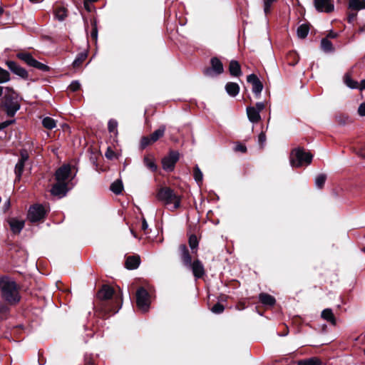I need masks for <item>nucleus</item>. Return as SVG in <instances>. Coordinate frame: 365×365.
I'll use <instances>...</instances> for the list:
<instances>
[{
  "label": "nucleus",
  "instance_id": "37",
  "mask_svg": "<svg viewBox=\"0 0 365 365\" xmlns=\"http://www.w3.org/2000/svg\"><path fill=\"white\" fill-rule=\"evenodd\" d=\"M87 54L86 53H80L77 55L76 58L73 62V66L78 68L86 60Z\"/></svg>",
  "mask_w": 365,
  "mask_h": 365
},
{
  "label": "nucleus",
  "instance_id": "7",
  "mask_svg": "<svg viewBox=\"0 0 365 365\" xmlns=\"http://www.w3.org/2000/svg\"><path fill=\"white\" fill-rule=\"evenodd\" d=\"M180 154L178 151L172 150L168 155L162 160L163 168L166 171H172L175 168V163L178 161Z\"/></svg>",
  "mask_w": 365,
  "mask_h": 365
},
{
  "label": "nucleus",
  "instance_id": "13",
  "mask_svg": "<svg viewBox=\"0 0 365 365\" xmlns=\"http://www.w3.org/2000/svg\"><path fill=\"white\" fill-rule=\"evenodd\" d=\"M212 68H207L205 71L206 76H211L212 72L216 74H220L223 72V66L222 62L217 58H212L211 59Z\"/></svg>",
  "mask_w": 365,
  "mask_h": 365
},
{
  "label": "nucleus",
  "instance_id": "23",
  "mask_svg": "<svg viewBox=\"0 0 365 365\" xmlns=\"http://www.w3.org/2000/svg\"><path fill=\"white\" fill-rule=\"evenodd\" d=\"M349 9L356 11L364 9L365 0H349Z\"/></svg>",
  "mask_w": 365,
  "mask_h": 365
},
{
  "label": "nucleus",
  "instance_id": "27",
  "mask_svg": "<svg viewBox=\"0 0 365 365\" xmlns=\"http://www.w3.org/2000/svg\"><path fill=\"white\" fill-rule=\"evenodd\" d=\"M344 82L347 87H349L351 89L359 88L358 82L351 79V78L349 73H346L344 75Z\"/></svg>",
  "mask_w": 365,
  "mask_h": 365
},
{
  "label": "nucleus",
  "instance_id": "1",
  "mask_svg": "<svg viewBox=\"0 0 365 365\" xmlns=\"http://www.w3.org/2000/svg\"><path fill=\"white\" fill-rule=\"evenodd\" d=\"M0 292L1 298L11 305L17 304L21 299L17 284L9 276L0 275Z\"/></svg>",
  "mask_w": 365,
  "mask_h": 365
},
{
  "label": "nucleus",
  "instance_id": "20",
  "mask_svg": "<svg viewBox=\"0 0 365 365\" xmlns=\"http://www.w3.org/2000/svg\"><path fill=\"white\" fill-rule=\"evenodd\" d=\"M259 300L264 306H273L276 303V299L272 295L267 293H261L259 295Z\"/></svg>",
  "mask_w": 365,
  "mask_h": 365
},
{
  "label": "nucleus",
  "instance_id": "44",
  "mask_svg": "<svg viewBox=\"0 0 365 365\" xmlns=\"http://www.w3.org/2000/svg\"><path fill=\"white\" fill-rule=\"evenodd\" d=\"M225 307L222 304L217 303L212 307L211 311L215 314H219L222 313Z\"/></svg>",
  "mask_w": 365,
  "mask_h": 365
},
{
  "label": "nucleus",
  "instance_id": "57",
  "mask_svg": "<svg viewBox=\"0 0 365 365\" xmlns=\"http://www.w3.org/2000/svg\"><path fill=\"white\" fill-rule=\"evenodd\" d=\"M356 17V13H354V14H350L349 15V17H348V21L349 23H351L352 21Z\"/></svg>",
  "mask_w": 365,
  "mask_h": 365
},
{
  "label": "nucleus",
  "instance_id": "9",
  "mask_svg": "<svg viewBox=\"0 0 365 365\" xmlns=\"http://www.w3.org/2000/svg\"><path fill=\"white\" fill-rule=\"evenodd\" d=\"M29 153L26 149H21L20 151V158L15 166V175L18 180H20L23 173L26 162L29 160Z\"/></svg>",
  "mask_w": 365,
  "mask_h": 365
},
{
  "label": "nucleus",
  "instance_id": "38",
  "mask_svg": "<svg viewBox=\"0 0 365 365\" xmlns=\"http://www.w3.org/2000/svg\"><path fill=\"white\" fill-rule=\"evenodd\" d=\"M297 365H321V361L317 358H310L299 361Z\"/></svg>",
  "mask_w": 365,
  "mask_h": 365
},
{
  "label": "nucleus",
  "instance_id": "19",
  "mask_svg": "<svg viewBox=\"0 0 365 365\" xmlns=\"http://www.w3.org/2000/svg\"><path fill=\"white\" fill-rule=\"evenodd\" d=\"M247 114L248 119L252 123H257L260 120L261 116L258 110L253 106L247 108Z\"/></svg>",
  "mask_w": 365,
  "mask_h": 365
},
{
  "label": "nucleus",
  "instance_id": "29",
  "mask_svg": "<svg viewBox=\"0 0 365 365\" xmlns=\"http://www.w3.org/2000/svg\"><path fill=\"white\" fill-rule=\"evenodd\" d=\"M327 180V175L324 173H320L317 175L314 179V185L315 186L319 188L322 189Z\"/></svg>",
  "mask_w": 365,
  "mask_h": 365
},
{
  "label": "nucleus",
  "instance_id": "47",
  "mask_svg": "<svg viewBox=\"0 0 365 365\" xmlns=\"http://www.w3.org/2000/svg\"><path fill=\"white\" fill-rule=\"evenodd\" d=\"M80 88H81V83L78 81H72L68 86V88L71 91H73V92L77 91L78 90L80 89Z\"/></svg>",
  "mask_w": 365,
  "mask_h": 365
},
{
  "label": "nucleus",
  "instance_id": "30",
  "mask_svg": "<svg viewBox=\"0 0 365 365\" xmlns=\"http://www.w3.org/2000/svg\"><path fill=\"white\" fill-rule=\"evenodd\" d=\"M123 189V183L120 180L114 181L110 185V190L116 195L121 193Z\"/></svg>",
  "mask_w": 365,
  "mask_h": 365
},
{
  "label": "nucleus",
  "instance_id": "53",
  "mask_svg": "<svg viewBox=\"0 0 365 365\" xmlns=\"http://www.w3.org/2000/svg\"><path fill=\"white\" fill-rule=\"evenodd\" d=\"M265 106L264 103L262 102H258L255 105V108L258 110L259 113L262 111L264 108Z\"/></svg>",
  "mask_w": 365,
  "mask_h": 365
},
{
  "label": "nucleus",
  "instance_id": "16",
  "mask_svg": "<svg viewBox=\"0 0 365 365\" xmlns=\"http://www.w3.org/2000/svg\"><path fill=\"white\" fill-rule=\"evenodd\" d=\"M179 251L183 265L187 268L189 266H191V264L192 263V259L186 245H180L179 247Z\"/></svg>",
  "mask_w": 365,
  "mask_h": 365
},
{
  "label": "nucleus",
  "instance_id": "63",
  "mask_svg": "<svg viewBox=\"0 0 365 365\" xmlns=\"http://www.w3.org/2000/svg\"><path fill=\"white\" fill-rule=\"evenodd\" d=\"M89 2L92 3V2H96L98 0H88Z\"/></svg>",
  "mask_w": 365,
  "mask_h": 365
},
{
  "label": "nucleus",
  "instance_id": "45",
  "mask_svg": "<svg viewBox=\"0 0 365 365\" xmlns=\"http://www.w3.org/2000/svg\"><path fill=\"white\" fill-rule=\"evenodd\" d=\"M153 143V141L151 140L150 136H144L142 138L140 141V147L141 148L144 149L148 145Z\"/></svg>",
  "mask_w": 365,
  "mask_h": 365
},
{
  "label": "nucleus",
  "instance_id": "15",
  "mask_svg": "<svg viewBox=\"0 0 365 365\" xmlns=\"http://www.w3.org/2000/svg\"><path fill=\"white\" fill-rule=\"evenodd\" d=\"M6 65L8 68L10 69V71L16 75L23 78H26L28 77L27 71L24 68L19 66L16 62L13 61H6Z\"/></svg>",
  "mask_w": 365,
  "mask_h": 365
},
{
  "label": "nucleus",
  "instance_id": "56",
  "mask_svg": "<svg viewBox=\"0 0 365 365\" xmlns=\"http://www.w3.org/2000/svg\"><path fill=\"white\" fill-rule=\"evenodd\" d=\"M148 228V225L145 218L143 219L141 229L145 231Z\"/></svg>",
  "mask_w": 365,
  "mask_h": 365
},
{
  "label": "nucleus",
  "instance_id": "32",
  "mask_svg": "<svg viewBox=\"0 0 365 365\" xmlns=\"http://www.w3.org/2000/svg\"><path fill=\"white\" fill-rule=\"evenodd\" d=\"M165 126H161L158 130H155L150 135L151 140L153 141V143L156 142L160 138L163 136V135L165 133Z\"/></svg>",
  "mask_w": 365,
  "mask_h": 365
},
{
  "label": "nucleus",
  "instance_id": "61",
  "mask_svg": "<svg viewBox=\"0 0 365 365\" xmlns=\"http://www.w3.org/2000/svg\"><path fill=\"white\" fill-rule=\"evenodd\" d=\"M3 93V88L1 86H0V96L2 95Z\"/></svg>",
  "mask_w": 365,
  "mask_h": 365
},
{
  "label": "nucleus",
  "instance_id": "60",
  "mask_svg": "<svg viewBox=\"0 0 365 365\" xmlns=\"http://www.w3.org/2000/svg\"><path fill=\"white\" fill-rule=\"evenodd\" d=\"M32 3H39L41 2L43 0H29Z\"/></svg>",
  "mask_w": 365,
  "mask_h": 365
},
{
  "label": "nucleus",
  "instance_id": "31",
  "mask_svg": "<svg viewBox=\"0 0 365 365\" xmlns=\"http://www.w3.org/2000/svg\"><path fill=\"white\" fill-rule=\"evenodd\" d=\"M42 125L45 128L51 130L56 126V123L52 118L45 117L42 120Z\"/></svg>",
  "mask_w": 365,
  "mask_h": 365
},
{
  "label": "nucleus",
  "instance_id": "6",
  "mask_svg": "<svg viewBox=\"0 0 365 365\" xmlns=\"http://www.w3.org/2000/svg\"><path fill=\"white\" fill-rule=\"evenodd\" d=\"M46 214V210L43 205H34L29 210L28 219L32 222H36L43 219Z\"/></svg>",
  "mask_w": 365,
  "mask_h": 365
},
{
  "label": "nucleus",
  "instance_id": "35",
  "mask_svg": "<svg viewBox=\"0 0 365 365\" xmlns=\"http://www.w3.org/2000/svg\"><path fill=\"white\" fill-rule=\"evenodd\" d=\"M193 176L195 180L198 185L202 183L203 179V174L197 165H196L194 168Z\"/></svg>",
  "mask_w": 365,
  "mask_h": 365
},
{
  "label": "nucleus",
  "instance_id": "41",
  "mask_svg": "<svg viewBox=\"0 0 365 365\" xmlns=\"http://www.w3.org/2000/svg\"><path fill=\"white\" fill-rule=\"evenodd\" d=\"M189 245L192 252L197 248L198 246V240L195 235H192L189 237Z\"/></svg>",
  "mask_w": 365,
  "mask_h": 365
},
{
  "label": "nucleus",
  "instance_id": "14",
  "mask_svg": "<svg viewBox=\"0 0 365 365\" xmlns=\"http://www.w3.org/2000/svg\"><path fill=\"white\" fill-rule=\"evenodd\" d=\"M190 269L195 278L200 279L205 274V269L202 263L199 260L196 259L191 264V266L187 267Z\"/></svg>",
  "mask_w": 365,
  "mask_h": 365
},
{
  "label": "nucleus",
  "instance_id": "64",
  "mask_svg": "<svg viewBox=\"0 0 365 365\" xmlns=\"http://www.w3.org/2000/svg\"><path fill=\"white\" fill-rule=\"evenodd\" d=\"M1 11H2V10L0 9V12H1Z\"/></svg>",
  "mask_w": 365,
  "mask_h": 365
},
{
  "label": "nucleus",
  "instance_id": "46",
  "mask_svg": "<svg viewBox=\"0 0 365 365\" xmlns=\"http://www.w3.org/2000/svg\"><path fill=\"white\" fill-rule=\"evenodd\" d=\"M277 0H264V11L265 14H267L270 11L271 6L273 2Z\"/></svg>",
  "mask_w": 365,
  "mask_h": 365
},
{
  "label": "nucleus",
  "instance_id": "54",
  "mask_svg": "<svg viewBox=\"0 0 365 365\" xmlns=\"http://www.w3.org/2000/svg\"><path fill=\"white\" fill-rule=\"evenodd\" d=\"M235 150L236 151H240L242 153H245V152H246L247 148L245 145L240 144L235 147Z\"/></svg>",
  "mask_w": 365,
  "mask_h": 365
},
{
  "label": "nucleus",
  "instance_id": "49",
  "mask_svg": "<svg viewBox=\"0 0 365 365\" xmlns=\"http://www.w3.org/2000/svg\"><path fill=\"white\" fill-rule=\"evenodd\" d=\"M14 122V120H5L4 122L0 123V130L6 128V127H8L9 125L13 123Z\"/></svg>",
  "mask_w": 365,
  "mask_h": 365
},
{
  "label": "nucleus",
  "instance_id": "62",
  "mask_svg": "<svg viewBox=\"0 0 365 365\" xmlns=\"http://www.w3.org/2000/svg\"><path fill=\"white\" fill-rule=\"evenodd\" d=\"M130 232H131L132 235H133L135 237H136L135 234L133 232V231L132 230H130Z\"/></svg>",
  "mask_w": 365,
  "mask_h": 365
},
{
  "label": "nucleus",
  "instance_id": "3",
  "mask_svg": "<svg viewBox=\"0 0 365 365\" xmlns=\"http://www.w3.org/2000/svg\"><path fill=\"white\" fill-rule=\"evenodd\" d=\"M3 106L9 116H14L21 107L19 95L9 90L4 97Z\"/></svg>",
  "mask_w": 365,
  "mask_h": 365
},
{
  "label": "nucleus",
  "instance_id": "40",
  "mask_svg": "<svg viewBox=\"0 0 365 365\" xmlns=\"http://www.w3.org/2000/svg\"><path fill=\"white\" fill-rule=\"evenodd\" d=\"M10 80L9 73L0 68V83L8 82Z\"/></svg>",
  "mask_w": 365,
  "mask_h": 365
},
{
  "label": "nucleus",
  "instance_id": "26",
  "mask_svg": "<svg viewBox=\"0 0 365 365\" xmlns=\"http://www.w3.org/2000/svg\"><path fill=\"white\" fill-rule=\"evenodd\" d=\"M309 31V27L307 24H302L297 29V34L299 38H304L307 37Z\"/></svg>",
  "mask_w": 365,
  "mask_h": 365
},
{
  "label": "nucleus",
  "instance_id": "18",
  "mask_svg": "<svg viewBox=\"0 0 365 365\" xmlns=\"http://www.w3.org/2000/svg\"><path fill=\"white\" fill-rule=\"evenodd\" d=\"M9 224L10 225L11 231L14 234H19L21 232L22 229L24 227V221L19 220L16 218H11L9 220Z\"/></svg>",
  "mask_w": 365,
  "mask_h": 365
},
{
  "label": "nucleus",
  "instance_id": "22",
  "mask_svg": "<svg viewBox=\"0 0 365 365\" xmlns=\"http://www.w3.org/2000/svg\"><path fill=\"white\" fill-rule=\"evenodd\" d=\"M321 317L323 319L331 323L332 325L336 324V319L331 309H325L322 312Z\"/></svg>",
  "mask_w": 365,
  "mask_h": 365
},
{
  "label": "nucleus",
  "instance_id": "52",
  "mask_svg": "<svg viewBox=\"0 0 365 365\" xmlns=\"http://www.w3.org/2000/svg\"><path fill=\"white\" fill-rule=\"evenodd\" d=\"M258 141H259V143L261 144L262 145H263V144L265 143L266 141V135H265V133L262 132L259 136H258Z\"/></svg>",
  "mask_w": 365,
  "mask_h": 365
},
{
  "label": "nucleus",
  "instance_id": "2",
  "mask_svg": "<svg viewBox=\"0 0 365 365\" xmlns=\"http://www.w3.org/2000/svg\"><path fill=\"white\" fill-rule=\"evenodd\" d=\"M156 198L165 206H168L171 211L177 210L180 206V197L168 187H160L156 193Z\"/></svg>",
  "mask_w": 365,
  "mask_h": 365
},
{
  "label": "nucleus",
  "instance_id": "4",
  "mask_svg": "<svg viewBox=\"0 0 365 365\" xmlns=\"http://www.w3.org/2000/svg\"><path fill=\"white\" fill-rule=\"evenodd\" d=\"M313 155L305 152L300 148L294 149L290 155V164L293 168H299L304 165H307L312 163Z\"/></svg>",
  "mask_w": 365,
  "mask_h": 365
},
{
  "label": "nucleus",
  "instance_id": "59",
  "mask_svg": "<svg viewBox=\"0 0 365 365\" xmlns=\"http://www.w3.org/2000/svg\"><path fill=\"white\" fill-rule=\"evenodd\" d=\"M89 1L88 0H85L84 1V6L85 8L88 10V11H90V9H89Z\"/></svg>",
  "mask_w": 365,
  "mask_h": 365
},
{
  "label": "nucleus",
  "instance_id": "34",
  "mask_svg": "<svg viewBox=\"0 0 365 365\" xmlns=\"http://www.w3.org/2000/svg\"><path fill=\"white\" fill-rule=\"evenodd\" d=\"M321 48L324 52L327 53L334 51L332 43L327 38H323L321 41Z\"/></svg>",
  "mask_w": 365,
  "mask_h": 365
},
{
  "label": "nucleus",
  "instance_id": "39",
  "mask_svg": "<svg viewBox=\"0 0 365 365\" xmlns=\"http://www.w3.org/2000/svg\"><path fill=\"white\" fill-rule=\"evenodd\" d=\"M66 16V11L63 8H59L55 11V16L58 21H63Z\"/></svg>",
  "mask_w": 365,
  "mask_h": 365
},
{
  "label": "nucleus",
  "instance_id": "12",
  "mask_svg": "<svg viewBox=\"0 0 365 365\" xmlns=\"http://www.w3.org/2000/svg\"><path fill=\"white\" fill-rule=\"evenodd\" d=\"M247 81L248 83L252 84V91L253 93L256 96H259L263 89V85L259 78L255 74L252 73L247 76Z\"/></svg>",
  "mask_w": 365,
  "mask_h": 365
},
{
  "label": "nucleus",
  "instance_id": "48",
  "mask_svg": "<svg viewBox=\"0 0 365 365\" xmlns=\"http://www.w3.org/2000/svg\"><path fill=\"white\" fill-rule=\"evenodd\" d=\"M91 38L95 41H97V38H98V29H97L96 23L93 24V29L91 31Z\"/></svg>",
  "mask_w": 365,
  "mask_h": 365
},
{
  "label": "nucleus",
  "instance_id": "50",
  "mask_svg": "<svg viewBox=\"0 0 365 365\" xmlns=\"http://www.w3.org/2000/svg\"><path fill=\"white\" fill-rule=\"evenodd\" d=\"M358 113L360 116H365V103H362L358 108Z\"/></svg>",
  "mask_w": 365,
  "mask_h": 365
},
{
  "label": "nucleus",
  "instance_id": "55",
  "mask_svg": "<svg viewBox=\"0 0 365 365\" xmlns=\"http://www.w3.org/2000/svg\"><path fill=\"white\" fill-rule=\"evenodd\" d=\"M114 155L113 151L110 148H108L107 151L106 152V157L108 159L113 158Z\"/></svg>",
  "mask_w": 365,
  "mask_h": 365
},
{
  "label": "nucleus",
  "instance_id": "58",
  "mask_svg": "<svg viewBox=\"0 0 365 365\" xmlns=\"http://www.w3.org/2000/svg\"><path fill=\"white\" fill-rule=\"evenodd\" d=\"M359 89H360V90L365 89V79H364V80H362V81H361L360 86H359Z\"/></svg>",
  "mask_w": 365,
  "mask_h": 365
},
{
  "label": "nucleus",
  "instance_id": "33",
  "mask_svg": "<svg viewBox=\"0 0 365 365\" xmlns=\"http://www.w3.org/2000/svg\"><path fill=\"white\" fill-rule=\"evenodd\" d=\"M143 161L145 165L150 170L155 171L157 170V165L151 156H145Z\"/></svg>",
  "mask_w": 365,
  "mask_h": 365
},
{
  "label": "nucleus",
  "instance_id": "21",
  "mask_svg": "<svg viewBox=\"0 0 365 365\" xmlns=\"http://www.w3.org/2000/svg\"><path fill=\"white\" fill-rule=\"evenodd\" d=\"M225 90L229 96L235 97L239 93L240 87L237 83L229 82L225 86Z\"/></svg>",
  "mask_w": 365,
  "mask_h": 365
},
{
  "label": "nucleus",
  "instance_id": "28",
  "mask_svg": "<svg viewBox=\"0 0 365 365\" xmlns=\"http://www.w3.org/2000/svg\"><path fill=\"white\" fill-rule=\"evenodd\" d=\"M17 56L26 62L29 66H33L36 59H34L32 56L28 53H20L17 54Z\"/></svg>",
  "mask_w": 365,
  "mask_h": 365
},
{
  "label": "nucleus",
  "instance_id": "10",
  "mask_svg": "<svg viewBox=\"0 0 365 365\" xmlns=\"http://www.w3.org/2000/svg\"><path fill=\"white\" fill-rule=\"evenodd\" d=\"M314 4L319 12L331 13L334 10V0H314Z\"/></svg>",
  "mask_w": 365,
  "mask_h": 365
},
{
  "label": "nucleus",
  "instance_id": "11",
  "mask_svg": "<svg viewBox=\"0 0 365 365\" xmlns=\"http://www.w3.org/2000/svg\"><path fill=\"white\" fill-rule=\"evenodd\" d=\"M69 190L67 182H61L56 181L53 184L51 192L53 196H56L58 198H62L66 196V193Z\"/></svg>",
  "mask_w": 365,
  "mask_h": 365
},
{
  "label": "nucleus",
  "instance_id": "42",
  "mask_svg": "<svg viewBox=\"0 0 365 365\" xmlns=\"http://www.w3.org/2000/svg\"><path fill=\"white\" fill-rule=\"evenodd\" d=\"M118 122L115 120L110 119L108 123V129L110 133H117Z\"/></svg>",
  "mask_w": 365,
  "mask_h": 365
},
{
  "label": "nucleus",
  "instance_id": "8",
  "mask_svg": "<svg viewBox=\"0 0 365 365\" xmlns=\"http://www.w3.org/2000/svg\"><path fill=\"white\" fill-rule=\"evenodd\" d=\"M71 167L70 165H63L58 168L55 173V180L58 182H67L72 179L71 178Z\"/></svg>",
  "mask_w": 365,
  "mask_h": 365
},
{
  "label": "nucleus",
  "instance_id": "36",
  "mask_svg": "<svg viewBox=\"0 0 365 365\" xmlns=\"http://www.w3.org/2000/svg\"><path fill=\"white\" fill-rule=\"evenodd\" d=\"M9 308L3 302L0 301V321L6 319L9 315Z\"/></svg>",
  "mask_w": 365,
  "mask_h": 365
},
{
  "label": "nucleus",
  "instance_id": "25",
  "mask_svg": "<svg viewBox=\"0 0 365 365\" xmlns=\"http://www.w3.org/2000/svg\"><path fill=\"white\" fill-rule=\"evenodd\" d=\"M140 264V259L135 256H130L127 258L125 266L129 269H136Z\"/></svg>",
  "mask_w": 365,
  "mask_h": 365
},
{
  "label": "nucleus",
  "instance_id": "17",
  "mask_svg": "<svg viewBox=\"0 0 365 365\" xmlns=\"http://www.w3.org/2000/svg\"><path fill=\"white\" fill-rule=\"evenodd\" d=\"M114 294L113 289L108 285H103L98 292V297L101 299L107 300L110 299Z\"/></svg>",
  "mask_w": 365,
  "mask_h": 365
},
{
  "label": "nucleus",
  "instance_id": "5",
  "mask_svg": "<svg viewBox=\"0 0 365 365\" xmlns=\"http://www.w3.org/2000/svg\"><path fill=\"white\" fill-rule=\"evenodd\" d=\"M136 303L141 312H146L148 311L150 304V294L145 288L140 287L137 290Z\"/></svg>",
  "mask_w": 365,
  "mask_h": 365
},
{
  "label": "nucleus",
  "instance_id": "43",
  "mask_svg": "<svg viewBox=\"0 0 365 365\" xmlns=\"http://www.w3.org/2000/svg\"><path fill=\"white\" fill-rule=\"evenodd\" d=\"M32 67L38 68L43 71H49V67L47 65L42 63L38 61L37 60L35 61Z\"/></svg>",
  "mask_w": 365,
  "mask_h": 365
},
{
  "label": "nucleus",
  "instance_id": "24",
  "mask_svg": "<svg viewBox=\"0 0 365 365\" xmlns=\"http://www.w3.org/2000/svg\"><path fill=\"white\" fill-rule=\"evenodd\" d=\"M230 73L233 76H240L242 74L241 68L237 61H231L229 66Z\"/></svg>",
  "mask_w": 365,
  "mask_h": 365
},
{
  "label": "nucleus",
  "instance_id": "51",
  "mask_svg": "<svg viewBox=\"0 0 365 365\" xmlns=\"http://www.w3.org/2000/svg\"><path fill=\"white\" fill-rule=\"evenodd\" d=\"M349 121H350V119L348 116L338 117V122L341 125H344Z\"/></svg>",
  "mask_w": 365,
  "mask_h": 365
}]
</instances>
